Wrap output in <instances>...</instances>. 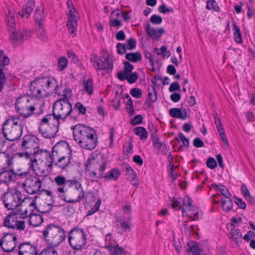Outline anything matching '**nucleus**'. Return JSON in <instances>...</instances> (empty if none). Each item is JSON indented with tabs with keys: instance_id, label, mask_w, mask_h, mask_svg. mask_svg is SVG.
Segmentation results:
<instances>
[{
	"instance_id": "12",
	"label": "nucleus",
	"mask_w": 255,
	"mask_h": 255,
	"mask_svg": "<svg viewBox=\"0 0 255 255\" xmlns=\"http://www.w3.org/2000/svg\"><path fill=\"white\" fill-rule=\"evenodd\" d=\"M42 180L38 177L29 175L25 180L23 187L25 191L29 194H34L39 191Z\"/></svg>"
},
{
	"instance_id": "2",
	"label": "nucleus",
	"mask_w": 255,
	"mask_h": 255,
	"mask_svg": "<svg viewBox=\"0 0 255 255\" xmlns=\"http://www.w3.org/2000/svg\"><path fill=\"white\" fill-rule=\"evenodd\" d=\"M24 125L18 118L11 116L2 124V134L5 139L14 141L20 139L22 135Z\"/></svg>"
},
{
	"instance_id": "37",
	"label": "nucleus",
	"mask_w": 255,
	"mask_h": 255,
	"mask_svg": "<svg viewBox=\"0 0 255 255\" xmlns=\"http://www.w3.org/2000/svg\"><path fill=\"white\" fill-rule=\"evenodd\" d=\"M125 57L128 61L133 63L137 62L141 60V55L138 51L128 53L126 54Z\"/></svg>"
},
{
	"instance_id": "62",
	"label": "nucleus",
	"mask_w": 255,
	"mask_h": 255,
	"mask_svg": "<svg viewBox=\"0 0 255 255\" xmlns=\"http://www.w3.org/2000/svg\"><path fill=\"white\" fill-rule=\"evenodd\" d=\"M138 79V75L136 72L128 73V80L129 84H133L136 82Z\"/></svg>"
},
{
	"instance_id": "24",
	"label": "nucleus",
	"mask_w": 255,
	"mask_h": 255,
	"mask_svg": "<svg viewBox=\"0 0 255 255\" xmlns=\"http://www.w3.org/2000/svg\"><path fill=\"white\" fill-rule=\"evenodd\" d=\"M151 139L154 147L161 151L163 154L166 155L167 153L166 145L164 142L159 140L156 133H152Z\"/></svg>"
},
{
	"instance_id": "45",
	"label": "nucleus",
	"mask_w": 255,
	"mask_h": 255,
	"mask_svg": "<svg viewBox=\"0 0 255 255\" xmlns=\"http://www.w3.org/2000/svg\"><path fill=\"white\" fill-rule=\"evenodd\" d=\"M206 8L208 10L213 9L219 12L220 8L215 0H207Z\"/></svg>"
},
{
	"instance_id": "63",
	"label": "nucleus",
	"mask_w": 255,
	"mask_h": 255,
	"mask_svg": "<svg viewBox=\"0 0 255 255\" xmlns=\"http://www.w3.org/2000/svg\"><path fill=\"white\" fill-rule=\"evenodd\" d=\"M130 94L135 98H140L142 96V91L140 89L133 88L130 90Z\"/></svg>"
},
{
	"instance_id": "48",
	"label": "nucleus",
	"mask_w": 255,
	"mask_h": 255,
	"mask_svg": "<svg viewBox=\"0 0 255 255\" xmlns=\"http://www.w3.org/2000/svg\"><path fill=\"white\" fill-rule=\"evenodd\" d=\"M241 192L245 198L250 202H252L254 198L251 196L250 192L246 185L243 184L241 186Z\"/></svg>"
},
{
	"instance_id": "13",
	"label": "nucleus",
	"mask_w": 255,
	"mask_h": 255,
	"mask_svg": "<svg viewBox=\"0 0 255 255\" xmlns=\"http://www.w3.org/2000/svg\"><path fill=\"white\" fill-rule=\"evenodd\" d=\"M29 89L30 95L38 99L45 98L49 95V91L42 87L38 78L30 83Z\"/></svg>"
},
{
	"instance_id": "50",
	"label": "nucleus",
	"mask_w": 255,
	"mask_h": 255,
	"mask_svg": "<svg viewBox=\"0 0 255 255\" xmlns=\"http://www.w3.org/2000/svg\"><path fill=\"white\" fill-rule=\"evenodd\" d=\"M217 130L219 132V134L220 135V136L221 138L222 139L223 143L225 145H227V146H229V143L228 139L227 138L225 132L224 128L223 126L218 127Z\"/></svg>"
},
{
	"instance_id": "54",
	"label": "nucleus",
	"mask_w": 255,
	"mask_h": 255,
	"mask_svg": "<svg viewBox=\"0 0 255 255\" xmlns=\"http://www.w3.org/2000/svg\"><path fill=\"white\" fill-rule=\"evenodd\" d=\"M72 95V90L70 88H66L63 90V93H61V96L63 97V99H61L58 101H63L67 100V102L69 101V98L71 97Z\"/></svg>"
},
{
	"instance_id": "27",
	"label": "nucleus",
	"mask_w": 255,
	"mask_h": 255,
	"mask_svg": "<svg viewBox=\"0 0 255 255\" xmlns=\"http://www.w3.org/2000/svg\"><path fill=\"white\" fill-rule=\"evenodd\" d=\"M28 164L29 165L30 168L32 169L35 175L38 177H46L48 175L49 173V171L45 169V167H46L45 166L44 167L42 166H37V164H36V165L35 166V163H33L32 162H31V163L28 162Z\"/></svg>"
},
{
	"instance_id": "11",
	"label": "nucleus",
	"mask_w": 255,
	"mask_h": 255,
	"mask_svg": "<svg viewBox=\"0 0 255 255\" xmlns=\"http://www.w3.org/2000/svg\"><path fill=\"white\" fill-rule=\"evenodd\" d=\"M0 247L3 252L9 253L14 251L17 244V236L15 233H3L1 238Z\"/></svg>"
},
{
	"instance_id": "49",
	"label": "nucleus",
	"mask_w": 255,
	"mask_h": 255,
	"mask_svg": "<svg viewBox=\"0 0 255 255\" xmlns=\"http://www.w3.org/2000/svg\"><path fill=\"white\" fill-rule=\"evenodd\" d=\"M23 108H25L26 111V112H20V114L24 118H27L30 116L35 110V107L33 106L26 105L25 107L24 106Z\"/></svg>"
},
{
	"instance_id": "61",
	"label": "nucleus",
	"mask_w": 255,
	"mask_h": 255,
	"mask_svg": "<svg viewBox=\"0 0 255 255\" xmlns=\"http://www.w3.org/2000/svg\"><path fill=\"white\" fill-rule=\"evenodd\" d=\"M109 24L111 26L116 27L117 29H119L123 25L122 22L118 19L111 17L110 18Z\"/></svg>"
},
{
	"instance_id": "56",
	"label": "nucleus",
	"mask_w": 255,
	"mask_h": 255,
	"mask_svg": "<svg viewBox=\"0 0 255 255\" xmlns=\"http://www.w3.org/2000/svg\"><path fill=\"white\" fill-rule=\"evenodd\" d=\"M96 162H98L95 157H89L86 163H85V171H90L92 168V165H94Z\"/></svg>"
},
{
	"instance_id": "6",
	"label": "nucleus",
	"mask_w": 255,
	"mask_h": 255,
	"mask_svg": "<svg viewBox=\"0 0 255 255\" xmlns=\"http://www.w3.org/2000/svg\"><path fill=\"white\" fill-rule=\"evenodd\" d=\"M68 240L69 245L74 250H80L86 244V233L84 229L76 226L68 232Z\"/></svg>"
},
{
	"instance_id": "32",
	"label": "nucleus",
	"mask_w": 255,
	"mask_h": 255,
	"mask_svg": "<svg viewBox=\"0 0 255 255\" xmlns=\"http://www.w3.org/2000/svg\"><path fill=\"white\" fill-rule=\"evenodd\" d=\"M186 251L192 253V255H200V248L195 242L187 243Z\"/></svg>"
},
{
	"instance_id": "57",
	"label": "nucleus",
	"mask_w": 255,
	"mask_h": 255,
	"mask_svg": "<svg viewBox=\"0 0 255 255\" xmlns=\"http://www.w3.org/2000/svg\"><path fill=\"white\" fill-rule=\"evenodd\" d=\"M6 24L8 27H10L9 32L12 31V29H14V26L15 25V19L14 17L12 15H7L6 17Z\"/></svg>"
},
{
	"instance_id": "21",
	"label": "nucleus",
	"mask_w": 255,
	"mask_h": 255,
	"mask_svg": "<svg viewBox=\"0 0 255 255\" xmlns=\"http://www.w3.org/2000/svg\"><path fill=\"white\" fill-rule=\"evenodd\" d=\"M115 218L116 222V227L121 228L122 230L121 234L124 232L130 231V221L132 219L130 215H129L126 219L118 216H116Z\"/></svg>"
},
{
	"instance_id": "17",
	"label": "nucleus",
	"mask_w": 255,
	"mask_h": 255,
	"mask_svg": "<svg viewBox=\"0 0 255 255\" xmlns=\"http://www.w3.org/2000/svg\"><path fill=\"white\" fill-rule=\"evenodd\" d=\"M27 172L24 173L15 171L14 169L8 170H3L0 172V185L1 183H9L11 181H14L16 179V176L26 175Z\"/></svg>"
},
{
	"instance_id": "55",
	"label": "nucleus",
	"mask_w": 255,
	"mask_h": 255,
	"mask_svg": "<svg viewBox=\"0 0 255 255\" xmlns=\"http://www.w3.org/2000/svg\"><path fill=\"white\" fill-rule=\"evenodd\" d=\"M89 172L88 173V177L89 178V179L92 181V182H98L99 179L103 178L102 176H101L100 175V174L97 173L94 171H88Z\"/></svg>"
},
{
	"instance_id": "44",
	"label": "nucleus",
	"mask_w": 255,
	"mask_h": 255,
	"mask_svg": "<svg viewBox=\"0 0 255 255\" xmlns=\"http://www.w3.org/2000/svg\"><path fill=\"white\" fill-rule=\"evenodd\" d=\"M55 247L48 246L43 249L40 253V255H58L57 251L54 249Z\"/></svg>"
},
{
	"instance_id": "36",
	"label": "nucleus",
	"mask_w": 255,
	"mask_h": 255,
	"mask_svg": "<svg viewBox=\"0 0 255 255\" xmlns=\"http://www.w3.org/2000/svg\"><path fill=\"white\" fill-rule=\"evenodd\" d=\"M221 201L222 203V206L223 210L225 212H228L231 210L233 208V203L231 199V197L222 198Z\"/></svg>"
},
{
	"instance_id": "58",
	"label": "nucleus",
	"mask_w": 255,
	"mask_h": 255,
	"mask_svg": "<svg viewBox=\"0 0 255 255\" xmlns=\"http://www.w3.org/2000/svg\"><path fill=\"white\" fill-rule=\"evenodd\" d=\"M182 202H183V205L187 208L188 211L191 210V211H195L196 206L191 203V201L189 197H187L186 200H183Z\"/></svg>"
},
{
	"instance_id": "19",
	"label": "nucleus",
	"mask_w": 255,
	"mask_h": 255,
	"mask_svg": "<svg viewBox=\"0 0 255 255\" xmlns=\"http://www.w3.org/2000/svg\"><path fill=\"white\" fill-rule=\"evenodd\" d=\"M18 255H40L37 247L32 245L30 242L21 244L18 247Z\"/></svg>"
},
{
	"instance_id": "26",
	"label": "nucleus",
	"mask_w": 255,
	"mask_h": 255,
	"mask_svg": "<svg viewBox=\"0 0 255 255\" xmlns=\"http://www.w3.org/2000/svg\"><path fill=\"white\" fill-rule=\"evenodd\" d=\"M34 7L35 1L32 0H29L23 6L21 11L19 12L20 15L22 17H28L29 15L32 12Z\"/></svg>"
},
{
	"instance_id": "59",
	"label": "nucleus",
	"mask_w": 255,
	"mask_h": 255,
	"mask_svg": "<svg viewBox=\"0 0 255 255\" xmlns=\"http://www.w3.org/2000/svg\"><path fill=\"white\" fill-rule=\"evenodd\" d=\"M150 21L153 24L158 25L162 23V18L159 15L153 14L150 17Z\"/></svg>"
},
{
	"instance_id": "7",
	"label": "nucleus",
	"mask_w": 255,
	"mask_h": 255,
	"mask_svg": "<svg viewBox=\"0 0 255 255\" xmlns=\"http://www.w3.org/2000/svg\"><path fill=\"white\" fill-rule=\"evenodd\" d=\"M26 159H29V162L36 163L37 161L43 163L46 167H51V157L50 152L46 149L37 147L34 151H27L24 153Z\"/></svg>"
},
{
	"instance_id": "60",
	"label": "nucleus",
	"mask_w": 255,
	"mask_h": 255,
	"mask_svg": "<svg viewBox=\"0 0 255 255\" xmlns=\"http://www.w3.org/2000/svg\"><path fill=\"white\" fill-rule=\"evenodd\" d=\"M58 64L59 69L61 71L63 70L67 66V59L64 57H60L58 60Z\"/></svg>"
},
{
	"instance_id": "64",
	"label": "nucleus",
	"mask_w": 255,
	"mask_h": 255,
	"mask_svg": "<svg viewBox=\"0 0 255 255\" xmlns=\"http://www.w3.org/2000/svg\"><path fill=\"white\" fill-rule=\"evenodd\" d=\"M126 105V110H127L128 113L130 115H132L134 113V110L133 106L132 100L131 98L128 99Z\"/></svg>"
},
{
	"instance_id": "53",
	"label": "nucleus",
	"mask_w": 255,
	"mask_h": 255,
	"mask_svg": "<svg viewBox=\"0 0 255 255\" xmlns=\"http://www.w3.org/2000/svg\"><path fill=\"white\" fill-rule=\"evenodd\" d=\"M160 52H159L157 48H154L155 52H156V51H158V52L157 53V55H162L163 57L167 56V57H168L170 55V51L167 50V47L165 45H162L160 48Z\"/></svg>"
},
{
	"instance_id": "40",
	"label": "nucleus",
	"mask_w": 255,
	"mask_h": 255,
	"mask_svg": "<svg viewBox=\"0 0 255 255\" xmlns=\"http://www.w3.org/2000/svg\"><path fill=\"white\" fill-rule=\"evenodd\" d=\"M134 133L138 135L141 140H145L147 138V132L145 128L136 127L134 130Z\"/></svg>"
},
{
	"instance_id": "23",
	"label": "nucleus",
	"mask_w": 255,
	"mask_h": 255,
	"mask_svg": "<svg viewBox=\"0 0 255 255\" xmlns=\"http://www.w3.org/2000/svg\"><path fill=\"white\" fill-rule=\"evenodd\" d=\"M66 152H64V154L63 155L64 156V159L60 161L57 160L55 163H54V165L57 166L62 169H64L66 168L71 162V160L72 159V150L70 147V146L66 149Z\"/></svg>"
},
{
	"instance_id": "35",
	"label": "nucleus",
	"mask_w": 255,
	"mask_h": 255,
	"mask_svg": "<svg viewBox=\"0 0 255 255\" xmlns=\"http://www.w3.org/2000/svg\"><path fill=\"white\" fill-rule=\"evenodd\" d=\"M2 157L5 159V164L9 170L13 169L14 156L9 155L5 152L0 153V158Z\"/></svg>"
},
{
	"instance_id": "47",
	"label": "nucleus",
	"mask_w": 255,
	"mask_h": 255,
	"mask_svg": "<svg viewBox=\"0 0 255 255\" xmlns=\"http://www.w3.org/2000/svg\"><path fill=\"white\" fill-rule=\"evenodd\" d=\"M54 180L57 186H62L61 187H66L67 180L64 176L58 175L55 178Z\"/></svg>"
},
{
	"instance_id": "51",
	"label": "nucleus",
	"mask_w": 255,
	"mask_h": 255,
	"mask_svg": "<svg viewBox=\"0 0 255 255\" xmlns=\"http://www.w3.org/2000/svg\"><path fill=\"white\" fill-rule=\"evenodd\" d=\"M84 89L85 91L90 95L93 94V80L92 79H88L84 84Z\"/></svg>"
},
{
	"instance_id": "5",
	"label": "nucleus",
	"mask_w": 255,
	"mask_h": 255,
	"mask_svg": "<svg viewBox=\"0 0 255 255\" xmlns=\"http://www.w3.org/2000/svg\"><path fill=\"white\" fill-rule=\"evenodd\" d=\"M90 61L92 66L97 72L105 70L106 73L109 74L111 73L113 70V58L106 49L102 50L100 57L96 54H92L90 56Z\"/></svg>"
},
{
	"instance_id": "4",
	"label": "nucleus",
	"mask_w": 255,
	"mask_h": 255,
	"mask_svg": "<svg viewBox=\"0 0 255 255\" xmlns=\"http://www.w3.org/2000/svg\"><path fill=\"white\" fill-rule=\"evenodd\" d=\"M45 241L49 245L57 247L65 240L66 235L65 230L57 225L48 224L43 231Z\"/></svg>"
},
{
	"instance_id": "1",
	"label": "nucleus",
	"mask_w": 255,
	"mask_h": 255,
	"mask_svg": "<svg viewBox=\"0 0 255 255\" xmlns=\"http://www.w3.org/2000/svg\"><path fill=\"white\" fill-rule=\"evenodd\" d=\"M57 192L58 197L66 203L75 204L83 199L87 200L81 183L76 179L67 180L66 187H58Z\"/></svg>"
},
{
	"instance_id": "8",
	"label": "nucleus",
	"mask_w": 255,
	"mask_h": 255,
	"mask_svg": "<svg viewBox=\"0 0 255 255\" xmlns=\"http://www.w3.org/2000/svg\"><path fill=\"white\" fill-rule=\"evenodd\" d=\"M22 194L16 189L4 192L0 197L4 206L8 210H13L19 206L24 199L22 200Z\"/></svg>"
},
{
	"instance_id": "41",
	"label": "nucleus",
	"mask_w": 255,
	"mask_h": 255,
	"mask_svg": "<svg viewBox=\"0 0 255 255\" xmlns=\"http://www.w3.org/2000/svg\"><path fill=\"white\" fill-rule=\"evenodd\" d=\"M202 212L200 211L196 207L195 208V211H191V210L186 211L185 216L189 217L190 218H193L192 220L196 221L201 218Z\"/></svg>"
},
{
	"instance_id": "42",
	"label": "nucleus",
	"mask_w": 255,
	"mask_h": 255,
	"mask_svg": "<svg viewBox=\"0 0 255 255\" xmlns=\"http://www.w3.org/2000/svg\"><path fill=\"white\" fill-rule=\"evenodd\" d=\"M145 30L147 35L153 39H158L160 37V35H158L156 32V30L154 28H151L149 23H147L145 27Z\"/></svg>"
},
{
	"instance_id": "9",
	"label": "nucleus",
	"mask_w": 255,
	"mask_h": 255,
	"mask_svg": "<svg viewBox=\"0 0 255 255\" xmlns=\"http://www.w3.org/2000/svg\"><path fill=\"white\" fill-rule=\"evenodd\" d=\"M20 215L18 211H11L4 218L3 225L8 229H16L21 232L24 231L25 229V222L19 220Z\"/></svg>"
},
{
	"instance_id": "38",
	"label": "nucleus",
	"mask_w": 255,
	"mask_h": 255,
	"mask_svg": "<svg viewBox=\"0 0 255 255\" xmlns=\"http://www.w3.org/2000/svg\"><path fill=\"white\" fill-rule=\"evenodd\" d=\"M108 249L111 253V255H123L126 254L124 249L117 244L109 246Z\"/></svg>"
},
{
	"instance_id": "16",
	"label": "nucleus",
	"mask_w": 255,
	"mask_h": 255,
	"mask_svg": "<svg viewBox=\"0 0 255 255\" xmlns=\"http://www.w3.org/2000/svg\"><path fill=\"white\" fill-rule=\"evenodd\" d=\"M21 148L23 150L34 151L38 147L39 139L35 135L28 134L22 138Z\"/></svg>"
},
{
	"instance_id": "29",
	"label": "nucleus",
	"mask_w": 255,
	"mask_h": 255,
	"mask_svg": "<svg viewBox=\"0 0 255 255\" xmlns=\"http://www.w3.org/2000/svg\"><path fill=\"white\" fill-rule=\"evenodd\" d=\"M121 175V172L117 168H113L107 172L103 177L106 180L116 181Z\"/></svg>"
},
{
	"instance_id": "39",
	"label": "nucleus",
	"mask_w": 255,
	"mask_h": 255,
	"mask_svg": "<svg viewBox=\"0 0 255 255\" xmlns=\"http://www.w3.org/2000/svg\"><path fill=\"white\" fill-rule=\"evenodd\" d=\"M66 25L67 28L71 34L72 35L73 37L75 36L76 35L77 26L76 20L68 19Z\"/></svg>"
},
{
	"instance_id": "43",
	"label": "nucleus",
	"mask_w": 255,
	"mask_h": 255,
	"mask_svg": "<svg viewBox=\"0 0 255 255\" xmlns=\"http://www.w3.org/2000/svg\"><path fill=\"white\" fill-rule=\"evenodd\" d=\"M231 236L236 243H238L242 239V234L239 229L232 228L230 232Z\"/></svg>"
},
{
	"instance_id": "25",
	"label": "nucleus",
	"mask_w": 255,
	"mask_h": 255,
	"mask_svg": "<svg viewBox=\"0 0 255 255\" xmlns=\"http://www.w3.org/2000/svg\"><path fill=\"white\" fill-rule=\"evenodd\" d=\"M169 113L171 117L181 120H185L187 117V113L184 108H173L169 110Z\"/></svg>"
},
{
	"instance_id": "28",
	"label": "nucleus",
	"mask_w": 255,
	"mask_h": 255,
	"mask_svg": "<svg viewBox=\"0 0 255 255\" xmlns=\"http://www.w3.org/2000/svg\"><path fill=\"white\" fill-rule=\"evenodd\" d=\"M43 222V218L40 214L31 213L29 215L28 223L29 225L33 227L40 226Z\"/></svg>"
},
{
	"instance_id": "34",
	"label": "nucleus",
	"mask_w": 255,
	"mask_h": 255,
	"mask_svg": "<svg viewBox=\"0 0 255 255\" xmlns=\"http://www.w3.org/2000/svg\"><path fill=\"white\" fill-rule=\"evenodd\" d=\"M36 35L42 41L44 42L47 41L48 37L44 28V24L38 25L36 27Z\"/></svg>"
},
{
	"instance_id": "52",
	"label": "nucleus",
	"mask_w": 255,
	"mask_h": 255,
	"mask_svg": "<svg viewBox=\"0 0 255 255\" xmlns=\"http://www.w3.org/2000/svg\"><path fill=\"white\" fill-rule=\"evenodd\" d=\"M127 50H132L136 47V42L135 39L130 38L126 41L125 44Z\"/></svg>"
},
{
	"instance_id": "18",
	"label": "nucleus",
	"mask_w": 255,
	"mask_h": 255,
	"mask_svg": "<svg viewBox=\"0 0 255 255\" xmlns=\"http://www.w3.org/2000/svg\"><path fill=\"white\" fill-rule=\"evenodd\" d=\"M78 143L81 147L87 150H92L94 149L97 144V138L95 130L94 131V133H90L86 137L80 140Z\"/></svg>"
},
{
	"instance_id": "3",
	"label": "nucleus",
	"mask_w": 255,
	"mask_h": 255,
	"mask_svg": "<svg viewBox=\"0 0 255 255\" xmlns=\"http://www.w3.org/2000/svg\"><path fill=\"white\" fill-rule=\"evenodd\" d=\"M61 119L52 111V113L46 115L41 120L39 131L46 138H51L56 136L58 131Z\"/></svg>"
},
{
	"instance_id": "15",
	"label": "nucleus",
	"mask_w": 255,
	"mask_h": 255,
	"mask_svg": "<svg viewBox=\"0 0 255 255\" xmlns=\"http://www.w3.org/2000/svg\"><path fill=\"white\" fill-rule=\"evenodd\" d=\"M71 129L73 130L74 139L78 142L80 140L83 139V138H84L88 136L90 133H94L95 130L90 127L81 124L76 125L74 127H72Z\"/></svg>"
},
{
	"instance_id": "31",
	"label": "nucleus",
	"mask_w": 255,
	"mask_h": 255,
	"mask_svg": "<svg viewBox=\"0 0 255 255\" xmlns=\"http://www.w3.org/2000/svg\"><path fill=\"white\" fill-rule=\"evenodd\" d=\"M42 192H44L47 196L50 197V199H49L50 203H47V205L50 206V208L49 209L47 210V211H40L38 210V212L41 214H49L53 209V204L55 202L54 199V195L51 191L46 189L42 190Z\"/></svg>"
},
{
	"instance_id": "14",
	"label": "nucleus",
	"mask_w": 255,
	"mask_h": 255,
	"mask_svg": "<svg viewBox=\"0 0 255 255\" xmlns=\"http://www.w3.org/2000/svg\"><path fill=\"white\" fill-rule=\"evenodd\" d=\"M69 144L67 142L62 141L57 143L53 147L52 154H51V166L57 160L61 161L64 159V156L63 155L64 152H66V149L69 147ZM60 161H59L60 162Z\"/></svg>"
},
{
	"instance_id": "20",
	"label": "nucleus",
	"mask_w": 255,
	"mask_h": 255,
	"mask_svg": "<svg viewBox=\"0 0 255 255\" xmlns=\"http://www.w3.org/2000/svg\"><path fill=\"white\" fill-rule=\"evenodd\" d=\"M39 81L43 88L46 89L47 91L50 92V89L54 87L55 94L58 95H61V93L59 92L58 85L56 80L53 77H43L38 78Z\"/></svg>"
},
{
	"instance_id": "30",
	"label": "nucleus",
	"mask_w": 255,
	"mask_h": 255,
	"mask_svg": "<svg viewBox=\"0 0 255 255\" xmlns=\"http://www.w3.org/2000/svg\"><path fill=\"white\" fill-rule=\"evenodd\" d=\"M35 20L38 25L44 24L45 15L43 7H37L34 13Z\"/></svg>"
},
{
	"instance_id": "46",
	"label": "nucleus",
	"mask_w": 255,
	"mask_h": 255,
	"mask_svg": "<svg viewBox=\"0 0 255 255\" xmlns=\"http://www.w3.org/2000/svg\"><path fill=\"white\" fill-rule=\"evenodd\" d=\"M0 67H3L4 66L8 65L9 64L10 60L9 58L6 55L2 50H0Z\"/></svg>"
},
{
	"instance_id": "22",
	"label": "nucleus",
	"mask_w": 255,
	"mask_h": 255,
	"mask_svg": "<svg viewBox=\"0 0 255 255\" xmlns=\"http://www.w3.org/2000/svg\"><path fill=\"white\" fill-rule=\"evenodd\" d=\"M10 40L11 43L14 46L17 45L18 42H22L24 40L28 38V33L25 30L15 31L14 29H12V31L9 32Z\"/></svg>"
},
{
	"instance_id": "33",
	"label": "nucleus",
	"mask_w": 255,
	"mask_h": 255,
	"mask_svg": "<svg viewBox=\"0 0 255 255\" xmlns=\"http://www.w3.org/2000/svg\"><path fill=\"white\" fill-rule=\"evenodd\" d=\"M183 201V199L181 198H179L178 199L173 197L172 200V204H171V207L172 209H176V210H181L182 212V215L183 216H185L186 213V210H185L184 207H182L181 205V203Z\"/></svg>"
},
{
	"instance_id": "10",
	"label": "nucleus",
	"mask_w": 255,
	"mask_h": 255,
	"mask_svg": "<svg viewBox=\"0 0 255 255\" xmlns=\"http://www.w3.org/2000/svg\"><path fill=\"white\" fill-rule=\"evenodd\" d=\"M72 106V104L70 102H67V100L57 101L53 105L52 110L62 122H65L66 118L70 116L73 112Z\"/></svg>"
}]
</instances>
